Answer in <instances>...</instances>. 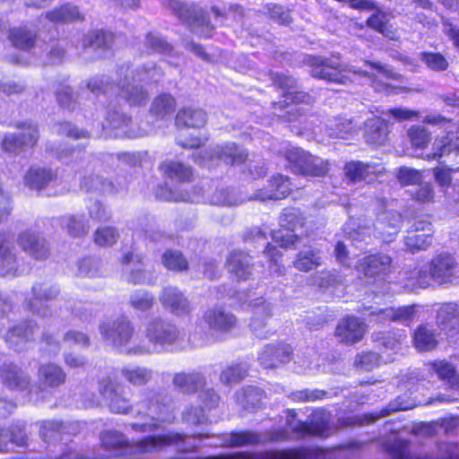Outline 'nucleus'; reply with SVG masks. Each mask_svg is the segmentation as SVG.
<instances>
[{
    "label": "nucleus",
    "instance_id": "64",
    "mask_svg": "<svg viewBox=\"0 0 459 459\" xmlns=\"http://www.w3.org/2000/svg\"><path fill=\"white\" fill-rule=\"evenodd\" d=\"M63 343L66 347L87 348L90 345V338L82 332L70 330L63 337Z\"/></svg>",
    "mask_w": 459,
    "mask_h": 459
},
{
    "label": "nucleus",
    "instance_id": "36",
    "mask_svg": "<svg viewBox=\"0 0 459 459\" xmlns=\"http://www.w3.org/2000/svg\"><path fill=\"white\" fill-rule=\"evenodd\" d=\"M66 374L56 364H45L39 369V379L42 385L56 387L65 382Z\"/></svg>",
    "mask_w": 459,
    "mask_h": 459
},
{
    "label": "nucleus",
    "instance_id": "57",
    "mask_svg": "<svg viewBox=\"0 0 459 459\" xmlns=\"http://www.w3.org/2000/svg\"><path fill=\"white\" fill-rule=\"evenodd\" d=\"M129 303L133 308L144 312L152 307L154 298L150 292L138 290L131 294Z\"/></svg>",
    "mask_w": 459,
    "mask_h": 459
},
{
    "label": "nucleus",
    "instance_id": "15",
    "mask_svg": "<svg viewBox=\"0 0 459 459\" xmlns=\"http://www.w3.org/2000/svg\"><path fill=\"white\" fill-rule=\"evenodd\" d=\"M433 232V227L429 221L423 220L415 221L405 237L407 249L411 253L426 249L431 245Z\"/></svg>",
    "mask_w": 459,
    "mask_h": 459
},
{
    "label": "nucleus",
    "instance_id": "55",
    "mask_svg": "<svg viewBox=\"0 0 459 459\" xmlns=\"http://www.w3.org/2000/svg\"><path fill=\"white\" fill-rule=\"evenodd\" d=\"M260 440V436L252 431L232 432L225 440V444L230 446H242L258 444Z\"/></svg>",
    "mask_w": 459,
    "mask_h": 459
},
{
    "label": "nucleus",
    "instance_id": "2",
    "mask_svg": "<svg viewBox=\"0 0 459 459\" xmlns=\"http://www.w3.org/2000/svg\"><path fill=\"white\" fill-rule=\"evenodd\" d=\"M127 71L128 68H126L125 73L123 68L121 69L119 74L122 75L124 74V79H120L119 82L116 85L110 83L108 77L101 75L91 78L87 83V88L93 94L99 95L102 93L104 98H108V94L112 95L119 91L121 97L130 106L145 104L148 100V92L141 83L158 82L161 78L160 70L155 65H152L133 71L130 76Z\"/></svg>",
    "mask_w": 459,
    "mask_h": 459
},
{
    "label": "nucleus",
    "instance_id": "47",
    "mask_svg": "<svg viewBox=\"0 0 459 459\" xmlns=\"http://www.w3.org/2000/svg\"><path fill=\"white\" fill-rule=\"evenodd\" d=\"M249 365L247 362L235 363L221 371L220 380L227 385H235L247 377Z\"/></svg>",
    "mask_w": 459,
    "mask_h": 459
},
{
    "label": "nucleus",
    "instance_id": "53",
    "mask_svg": "<svg viewBox=\"0 0 459 459\" xmlns=\"http://www.w3.org/2000/svg\"><path fill=\"white\" fill-rule=\"evenodd\" d=\"M123 385L113 381L109 377H104L99 382V391L104 399L117 402L124 400L122 396Z\"/></svg>",
    "mask_w": 459,
    "mask_h": 459
},
{
    "label": "nucleus",
    "instance_id": "7",
    "mask_svg": "<svg viewBox=\"0 0 459 459\" xmlns=\"http://www.w3.org/2000/svg\"><path fill=\"white\" fill-rule=\"evenodd\" d=\"M101 336L113 347L128 352L131 348H126L133 337V325L126 318L106 320L100 325Z\"/></svg>",
    "mask_w": 459,
    "mask_h": 459
},
{
    "label": "nucleus",
    "instance_id": "11",
    "mask_svg": "<svg viewBox=\"0 0 459 459\" xmlns=\"http://www.w3.org/2000/svg\"><path fill=\"white\" fill-rule=\"evenodd\" d=\"M18 128L22 130L19 135L8 134L2 141V149L8 152L18 153L26 148L33 147L39 140L37 125L32 122L21 123Z\"/></svg>",
    "mask_w": 459,
    "mask_h": 459
},
{
    "label": "nucleus",
    "instance_id": "43",
    "mask_svg": "<svg viewBox=\"0 0 459 459\" xmlns=\"http://www.w3.org/2000/svg\"><path fill=\"white\" fill-rule=\"evenodd\" d=\"M117 100L115 102L110 100L108 107H106L104 128L124 129L131 121L129 117L117 110Z\"/></svg>",
    "mask_w": 459,
    "mask_h": 459
},
{
    "label": "nucleus",
    "instance_id": "20",
    "mask_svg": "<svg viewBox=\"0 0 459 459\" xmlns=\"http://www.w3.org/2000/svg\"><path fill=\"white\" fill-rule=\"evenodd\" d=\"M379 172L380 168L378 166L359 160L347 162L343 168L345 179L352 184L361 181L370 182Z\"/></svg>",
    "mask_w": 459,
    "mask_h": 459
},
{
    "label": "nucleus",
    "instance_id": "35",
    "mask_svg": "<svg viewBox=\"0 0 459 459\" xmlns=\"http://www.w3.org/2000/svg\"><path fill=\"white\" fill-rule=\"evenodd\" d=\"M437 333L429 325H420L413 333L414 347L420 351H431L437 345Z\"/></svg>",
    "mask_w": 459,
    "mask_h": 459
},
{
    "label": "nucleus",
    "instance_id": "46",
    "mask_svg": "<svg viewBox=\"0 0 459 459\" xmlns=\"http://www.w3.org/2000/svg\"><path fill=\"white\" fill-rule=\"evenodd\" d=\"M160 169L168 178L178 182L184 183L192 178L191 169L178 161L166 160L160 165Z\"/></svg>",
    "mask_w": 459,
    "mask_h": 459
},
{
    "label": "nucleus",
    "instance_id": "26",
    "mask_svg": "<svg viewBox=\"0 0 459 459\" xmlns=\"http://www.w3.org/2000/svg\"><path fill=\"white\" fill-rule=\"evenodd\" d=\"M291 359V349L287 344H270L265 346L260 352L258 359L262 366L267 368L278 367L286 363Z\"/></svg>",
    "mask_w": 459,
    "mask_h": 459
},
{
    "label": "nucleus",
    "instance_id": "27",
    "mask_svg": "<svg viewBox=\"0 0 459 459\" xmlns=\"http://www.w3.org/2000/svg\"><path fill=\"white\" fill-rule=\"evenodd\" d=\"M0 379L6 387L13 390H24L30 384L29 377L13 363H4L0 367Z\"/></svg>",
    "mask_w": 459,
    "mask_h": 459
},
{
    "label": "nucleus",
    "instance_id": "24",
    "mask_svg": "<svg viewBox=\"0 0 459 459\" xmlns=\"http://www.w3.org/2000/svg\"><path fill=\"white\" fill-rule=\"evenodd\" d=\"M417 314V307H403L398 308L385 307L382 309L371 310L369 316L375 317V320L380 323L386 321H397L404 325H409L414 320Z\"/></svg>",
    "mask_w": 459,
    "mask_h": 459
},
{
    "label": "nucleus",
    "instance_id": "8",
    "mask_svg": "<svg viewBox=\"0 0 459 459\" xmlns=\"http://www.w3.org/2000/svg\"><path fill=\"white\" fill-rule=\"evenodd\" d=\"M31 293L32 297L27 303L29 309L42 317L51 316L53 309L49 302L57 299L60 294L59 288L48 283H36L32 286Z\"/></svg>",
    "mask_w": 459,
    "mask_h": 459
},
{
    "label": "nucleus",
    "instance_id": "4",
    "mask_svg": "<svg viewBox=\"0 0 459 459\" xmlns=\"http://www.w3.org/2000/svg\"><path fill=\"white\" fill-rule=\"evenodd\" d=\"M147 342L134 343L128 352L134 354L160 351L166 344L173 343L178 337L177 327L160 317L148 321L145 325Z\"/></svg>",
    "mask_w": 459,
    "mask_h": 459
},
{
    "label": "nucleus",
    "instance_id": "49",
    "mask_svg": "<svg viewBox=\"0 0 459 459\" xmlns=\"http://www.w3.org/2000/svg\"><path fill=\"white\" fill-rule=\"evenodd\" d=\"M367 23L370 28L380 32L385 37L390 39H396V33L389 24L388 17L385 13L377 11L367 20Z\"/></svg>",
    "mask_w": 459,
    "mask_h": 459
},
{
    "label": "nucleus",
    "instance_id": "48",
    "mask_svg": "<svg viewBox=\"0 0 459 459\" xmlns=\"http://www.w3.org/2000/svg\"><path fill=\"white\" fill-rule=\"evenodd\" d=\"M113 34L104 30H92L83 37L82 48H108L113 41Z\"/></svg>",
    "mask_w": 459,
    "mask_h": 459
},
{
    "label": "nucleus",
    "instance_id": "40",
    "mask_svg": "<svg viewBox=\"0 0 459 459\" xmlns=\"http://www.w3.org/2000/svg\"><path fill=\"white\" fill-rule=\"evenodd\" d=\"M365 138L368 143L372 144H381L384 143L387 126L383 118L375 117L368 119L365 123Z\"/></svg>",
    "mask_w": 459,
    "mask_h": 459
},
{
    "label": "nucleus",
    "instance_id": "31",
    "mask_svg": "<svg viewBox=\"0 0 459 459\" xmlns=\"http://www.w3.org/2000/svg\"><path fill=\"white\" fill-rule=\"evenodd\" d=\"M23 179L26 186L39 191L54 182L56 179V174L49 169L31 167Z\"/></svg>",
    "mask_w": 459,
    "mask_h": 459
},
{
    "label": "nucleus",
    "instance_id": "32",
    "mask_svg": "<svg viewBox=\"0 0 459 459\" xmlns=\"http://www.w3.org/2000/svg\"><path fill=\"white\" fill-rule=\"evenodd\" d=\"M213 156H216L219 160H223L227 164L235 165L242 163L247 154L244 149H239L235 143H229L211 151L208 154V158L212 160Z\"/></svg>",
    "mask_w": 459,
    "mask_h": 459
},
{
    "label": "nucleus",
    "instance_id": "45",
    "mask_svg": "<svg viewBox=\"0 0 459 459\" xmlns=\"http://www.w3.org/2000/svg\"><path fill=\"white\" fill-rule=\"evenodd\" d=\"M322 264V258L318 251L310 247L299 251L293 265L301 272H309L317 268Z\"/></svg>",
    "mask_w": 459,
    "mask_h": 459
},
{
    "label": "nucleus",
    "instance_id": "33",
    "mask_svg": "<svg viewBox=\"0 0 459 459\" xmlns=\"http://www.w3.org/2000/svg\"><path fill=\"white\" fill-rule=\"evenodd\" d=\"M227 266L238 280H247L251 274V258L243 252H232L227 261Z\"/></svg>",
    "mask_w": 459,
    "mask_h": 459
},
{
    "label": "nucleus",
    "instance_id": "30",
    "mask_svg": "<svg viewBox=\"0 0 459 459\" xmlns=\"http://www.w3.org/2000/svg\"><path fill=\"white\" fill-rule=\"evenodd\" d=\"M290 192V181L287 177L277 175L271 178L266 189H261L255 196V199L281 200L285 198Z\"/></svg>",
    "mask_w": 459,
    "mask_h": 459
},
{
    "label": "nucleus",
    "instance_id": "28",
    "mask_svg": "<svg viewBox=\"0 0 459 459\" xmlns=\"http://www.w3.org/2000/svg\"><path fill=\"white\" fill-rule=\"evenodd\" d=\"M37 331V325L32 321L22 323L9 330L5 342L12 349L21 351L26 342L33 338Z\"/></svg>",
    "mask_w": 459,
    "mask_h": 459
},
{
    "label": "nucleus",
    "instance_id": "3",
    "mask_svg": "<svg viewBox=\"0 0 459 459\" xmlns=\"http://www.w3.org/2000/svg\"><path fill=\"white\" fill-rule=\"evenodd\" d=\"M459 279V263L449 253H441L432 260L413 272L405 286L413 290L416 287L428 288L436 285L453 283Z\"/></svg>",
    "mask_w": 459,
    "mask_h": 459
},
{
    "label": "nucleus",
    "instance_id": "62",
    "mask_svg": "<svg viewBox=\"0 0 459 459\" xmlns=\"http://www.w3.org/2000/svg\"><path fill=\"white\" fill-rule=\"evenodd\" d=\"M209 202L214 205L234 206L242 201L227 189H217L209 198Z\"/></svg>",
    "mask_w": 459,
    "mask_h": 459
},
{
    "label": "nucleus",
    "instance_id": "5",
    "mask_svg": "<svg viewBox=\"0 0 459 459\" xmlns=\"http://www.w3.org/2000/svg\"><path fill=\"white\" fill-rule=\"evenodd\" d=\"M284 156L289 161L292 171L297 174L309 177H323L329 170L327 160L313 156L298 147H287Z\"/></svg>",
    "mask_w": 459,
    "mask_h": 459
},
{
    "label": "nucleus",
    "instance_id": "56",
    "mask_svg": "<svg viewBox=\"0 0 459 459\" xmlns=\"http://www.w3.org/2000/svg\"><path fill=\"white\" fill-rule=\"evenodd\" d=\"M81 187L87 191H100L102 193H112L114 189L111 182L103 180L96 175L83 177L81 180Z\"/></svg>",
    "mask_w": 459,
    "mask_h": 459
},
{
    "label": "nucleus",
    "instance_id": "13",
    "mask_svg": "<svg viewBox=\"0 0 459 459\" xmlns=\"http://www.w3.org/2000/svg\"><path fill=\"white\" fill-rule=\"evenodd\" d=\"M124 272L126 281L134 284H152L155 277L152 273L144 269L143 257L133 252H129L123 256Z\"/></svg>",
    "mask_w": 459,
    "mask_h": 459
},
{
    "label": "nucleus",
    "instance_id": "58",
    "mask_svg": "<svg viewBox=\"0 0 459 459\" xmlns=\"http://www.w3.org/2000/svg\"><path fill=\"white\" fill-rule=\"evenodd\" d=\"M410 195L412 200L420 204H429L434 201L435 191L430 183H419L416 186L410 189Z\"/></svg>",
    "mask_w": 459,
    "mask_h": 459
},
{
    "label": "nucleus",
    "instance_id": "17",
    "mask_svg": "<svg viewBox=\"0 0 459 459\" xmlns=\"http://www.w3.org/2000/svg\"><path fill=\"white\" fill-rule=\"evenodd\" d=\"M159 300L162 307L173 315L182 316L191 312L189 300L177 287L168 286L163 288Z\"/></svg>",
    "mask_w": 459,
    "mask_h": 459
},
{
    "label": "nucleus",
    "instance_id": "50",
    "mask_svg": "<svg viewBox=\"0 0 459 459\" xmlns=\"http://www.w3.org/2000/svg\"><path fill=\"white\" fill-rule=\"evenodd\" d=\"M9 39L15 48L29 50L34 46L35 35L26 28H13L10 30Z\"/></svg>",
    "mask_w": 459,
    "mask_h": 459
},
{
    "label": "nucleus",
    "instance_id": "12",
    "mask_svg": "<svg viewBox=\"0 0 459 459\" xmlns=\"http://www.w3.org/2000/svg\"><path fill=\"white\" fill-rule=\"evenodd\" d=\"M173 384L182 393L192 394L201 392L200 398L204 402H216L221 400L217 393L204 387V377L199 373H178L174 376Z\"/></svg>",
    "mask_w": 459,
    "mask_h": 459
},
{
    "label": "nucleus",
    "instance_id": "51",
    "mask_svg": "<svg viewBox=\"0 0 459 459\" xmlns=\"http://www.w3.org/2000/svg\"><path fill=\"white\" fill-rule=\"evenodd\" d=\"M176 100L169 94H161L152 102L151 112L157 117L164 118L175 111Z\"/></svg>",
    "mask_w": 459,
    "mask_h": 459
},
{
    "label": "nucleus",
    "instance_id": "37",
    "mask_svg": "<svg viewBox=\"0 0 459 459\" xmlns=\"http://www.w3.org/2000/svg\"><path fill=\"white\" fill-rule=\"evenodd\" d=\"M152 369L137 366L127 365L121 368V376L131 385L140 386L146 385L152 378Z\"/></svg>",
    "mask_w": 459,
    "mask_h": 459
},
{
    "label": "nucleus",
    "instance_id": "52",
    "mask_svg": "<svg viewBox=\"0 0 459 459\" xmlns=\"http://www.w3.org/2000/svg\"><path fill=\"white\" fill-rule=\"evenodd\" d=\"M61 226L72 237H81L87 234L89 230V225L85 222L82 216H64L61 219Z\"/></svg>",
    "mask_w": 459,
    "mask_h": 459
},
{
    "label": "nucleus",
    "instance_id": "25",
    "mask_svg": "<svg viewBox=\"0 0 459 459\" xmlns=\"http://www.w3.org/2000/svg\"><path fill=\"white\" fill-rule=\"evenodd\" d=\"M365 332L366 325L355 316H349L340 321L335 330L337 337L345 343L359 342Z\"/></svg>",
    "mask_w": 459,
    "mask_h": 459
},
{
    "label": "nucleus",
    "instance_id": "54",
    "mask_svg": "<svg viewBox=\"0 0 459 459\" xmlns=\"http://www.w3.org/2000/svg\"><path fill=\"white\" fill-rule=\"evenodd\" d=\"M328 418L325 416H320L318 419H316V416H314L310 422L301 424L300 430L304 435L325 437L328 430Z\"/></svg>",
    "mask_w": 459,
    "mask_h": 459
},
{
    "label": "nucleus",
    "instance_id": "22",
    "mask_svg": "<svg viewBox=\"0 0 459 459\" xmlns=\"http://www.w3.org/2000/svg\"><path fill=\"white\" fill-rule=\"evenodd\" d=\"M18 242L24 252L37 260H44L49 255L45 239L32 231H25L19 236Z\"/></svg>",
    "mask_w": 459,
    "mask_h": 459
},
{
    "label": "nucleus",
    "instance_id": "42",
    "mask_svg": "<svg viewBox=\"0 0 459 459\" xmlns=\"http://www.w3.org/2000/svg\"><path fill=\"white\" fill-rule=\"evenodd\" d=\"M339 394L336 390L328 391L320 389H303L290 394L289 398L293 402H315L317 400H329L337 398Z\"/></svg>",
    "mask_w": 459,
    "mask_h": 459
},
{
    "label": "nucleus",
    "instance_id": "41",
    "mask_svg": "<svg viewBox=\"0 0 459 459\" xmlns=\"http://www.w3.org/2000/svg\"><path fill=\"white\" fill-rule=\"evenodd\" d=\"M429 367L450 387L459 389V374L451 363L445 360L434 361L429 364Z\"/></svg>",
    "mask_w": 459,
    "mask_h": 459
},
{
    "label": "nucleus",
    "instance_id": "23",
    "mask_svg": "<svg viewBox=\"0 0 459 459\" xmlns=\"http://www.w3.org/2000/svg\"><path fill=\"white\" fill-rule=\"evenodd\" d=\"M273 82L282 91L284 102L290 103H310L312 98L304 91L296 90V81L293 77L285 74H275L273 78Z\"/></svg>",
    "mask_w": 459,
    "mask_h": 459
},
{
    "label": "nucleus",
    "instance_id": "9",
    "mask_svg": "<svg viewBox=\"0 0 459 459\" xmlns=\"http://www.w3.org/2000/svg\"><path fill=\"white\" fill-rule=\"evenodd\" d=\"M170 8L180 19L191 26L195 33L204 38L211 37L213 27L202 9L188 6L177 1L171 2Z\"/></svg>",
    "mask_w": 459,
    "mask_h": 459
},
{
    "label": "nucleus",
    "instance_id": "63",
    "mask_svg": "<svg viewBox=\"0 0 459 459\" xmlns=\"http://www.w3.org/2000/svg\"><path fill=\"white\" fill-rule=\"evenodd\" d=\"M411 143L416 148H424L430 141V133L421 126H414L408 131Z\"/></svg>",
    "mask_w": 459,
    "mask_h": 459
},
{
    "label": "nucleus",
    "instance_id": "6",
    "mask_svg": "<svg viewBox=\"0 0 459 459\" xmlns=\"http://www.w3.org/2000/svg\"><path fill=\"white\" fill-rule=\"evenodd\" d=\"M239 301L241 305L250 307L253 314L249 323L250 330L256 337L266 338L271 333L267 325L273 315V304L263 297L254 299L251 293L241 294Z\"/></svg>",
    "mask_w": 459,
    "mask_h": 459
},
{
    "label": "nucleus",
    "instance_id": "44",
    "mask_svg": "<svg viewBox=\"0 0 459 459\" xmlns=\"http://www.w3.org/2000/svg\"><path fill=\"white\" fill-rule=\"evenodd\" d=\"M326 133L330 138L347 139L357 130V126L353 125L351 120L337 117L330 120L325 126Z\"/></svg>",
    "mask_w": 459,
    "mask_h": 459
},
{
    "label": "nucleus",
    "instance_id": "14",
    "mask_svg": "<svg viewBox=\"0 0 459 459\" xmlns=\"http://www.w3.org/2000/svg\"><path fill=\"white\" fill-rule=\"evenodd\" d=\"M391 261V257L387 255H371L360 259L356 268L368 281H375L377 279H383V276L389 272Z\"/></svg>",
    "mask_w": 459,
    "mask_h": 459
},
{
    "label": "nucleus",
    "instance_id": "10",
    "mask_svg": "<svg viewBox=\"0 0 459 459\" xmlns=\"http://www.w3.org/2000/svg\"><path fill=\"white\" fill-rule=\"evenodd\" d=\"M303 225V219L296 209H287L280 217L281 229L272 232L273 242L281 247H290L297 241L294 233L298 227Z\"/></svg>",
    "mask_w": 459,
    "mask_h": 459
},
{
    "label": "nucleus",
    "instance_id": "60",
    "mask_svg": "<svg viewBox=\"0 0 459 459\" xmlns=\"http://www.w3.org/2000/svg\"><path fill=\"white\" fill-rule=\"evenodd\" d=\"M420 59L433 71H445L448 67V62L440 53L421 52Z\"/></svg>",
    "mask_w": 459,
    "mask_h": 459
},
{
    "label": "nucleus",
    "instance_id": "61",
    "mask_svg": "<svg viewBox=\"0 0 459 459\" xmlns=\"http://www.w3.org/2000/svg\"><path fill=\"white\" fill-rule=\"evenodd\" d=\"M264 253L269 257V271L272 275H284L286 268L278 263L281 253L276 248L275 246L268 244L265 247Z\"/></svg>",
    "mask_w": 459,
    "mask_h": 459
},
{
    "label": "nucleus",
    "instance_id": "38",
    "mask_svg": "<svg viewBox=\"0 0 459 459\" xmlns=\"http://www.w3.org/2000/svg\"><path fill=\"white\" fill-rule=\"evenodd\" d=\"M436 152L429 158H441L446 154H459V130L455 133L450 131L444 137L435 141Z\"/></svg>",
    "mask_w": 459,
    "mask_h": 459
},
{
    "label": "nucleus",
    "instance_id": "19",
    "mask_svg": "<svg viewBox=\"0 0 459 459\" xmlns=\"http://www.w3.org/2000/svg\"><path fill=\"white\" fill-rule=\"evenodd\" d=\"M403 224L402 214L396 211L389 210L382 212L375 224V230L385 242L392 241Z\"/></svg>",
    "mask_w": 459,
    "mask_h": 459
},
{
    "label": "nucleus",
    "instance_id": "21",
    "mask_svg": "<svg viewBox=\"0 0 459 459\" xmlns=\"http://www.w3.org/2000/svg\"><path fill=\"white\" fill-rule=\"evenodd\" d=\"M18 260L11 238L0 234V276L13 277L17 274Z\"/></svg>",
    "mask_w": 459,
    "mask_h": 459
},
{
    "label": "nucleus",
    "instance_id": "39",
    "mask_svg": "<svg viewBox=\"0 0 459 459\" xmlns=\"http://www.w3.org/2000/svg\"><path fill=\"white\" fill-rule=\"evenodd\" d=\"M45 17L53 23L83 20V15L79 11V8L70 4L61 5L48 12Z\"/></svg>",
    "mask_w": 459,
    "mask_h": 459
},
{
    "label": "nucleus",
    "instance_id": "29",
    "mask_svg": "<svg viewBox=\"0 0 459 459\" xmlns=\"http://www.w3.org/2000/svg\"><path fill=\"white\" fill-rule=\"evenodd\" d=\"M202 321L206 324L210 329L217 331H229L236 324L235 316L220 307L206 310L203 315Z\"/></svg>",
    "mask_w": 459,
    "mask_h": 459
},
{
    "label": "nucleus",
    "instance_id": "34",
    "mask_svg": "<svg viewBox=\"0 0 459 459\" xmlns=\"http://www.w3.org/2000/svg\"><path fill=\"white\" fill-rule=\"evenodd\" d=\"M207 121L206 113L201 108H185L178 111L176 125L178 127H203Z\"/></svg>",
    "mask_w": 459,
    "mask_h": 459
},
{
    "label": "nucleus",
    "instance_id": "16",
    "mask_svg": "<svg viewBox=\"0 0 459 459\" xmlns=\"http://www.w3.org/2000/svg\"><path fill=\"white\" fill-rule=\"evenodd\" d=\"M439 335L455 338L459 334V307L455 303L442 305L437 313Z\"/></svg>",
    "mask_w": 459,
    "mask_h": 459
},
{
    "label": "nucleus",
    "instance_id": "18",
    "mask_svg": "<svg viewBox=\"0 0 459 459\" xmlns=\"http://www.w3.org/2000/svg\"><path fill=\"white\" fill-rule=\"evenodd\" d=\"M283 387L279 385H245L237 393L240 402H262L263 400H278L275 395L282 393Z\"/></svg>",
    "mask_w": 459,
    "mask_h": 459
},
{
    "label": "nucleus",
    "instance_id": "59",
    "mask_svg": "<svg viewBox=\"0 0 459 459\" xmlns=\"http://www.w3.org/2000/svg\"><path fill=\"white\" fill-rule=\"evenodd\" d=\"M162 264L173 271H183L187 268V261L178 251L168 250L162 255Z\"/></svg>",
    "mask_w": 459,
    "mask_h": 459
},
{
    "label": "nucleus",
    "instance_id": "1",
    "mask_svg": "<svg viewBox=\"0 0 459 459\" xmlns=\"http://www.w3.org/2000/svg\"><path fill=\"white\" fill-rule=\"evenodd\" d=\"M307 63L310 65L311 75L315 78L342 84L348 80L345 73L352 72L359 75L368 76L377 91L386 94L393 92L394 88L383 82L382 79H398L400 77L399 74L377 62H365V65L371 71L355 69L352 65H342L334 60L321 56H308Z\"/></svg>",
    "mask_w": 459,
    "mask_h": 459
}]
</instances>
